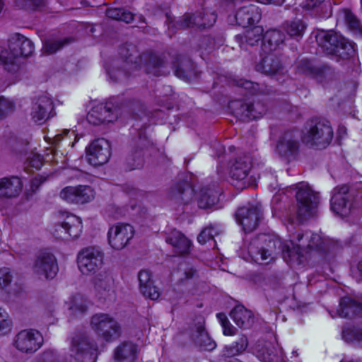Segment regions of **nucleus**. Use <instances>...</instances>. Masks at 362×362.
<instances>
[{
  "instance_id": "20e7f679",
  "label": "nucleus",
  "mask_w": 362,
  "mask_h": 362,
  "mask_svg": "<svg viewBox=\"0 0 362 362\" xmlns=\"http://www.w3.org/2000/svg\"><path fill=\"white\" fill-rule=\"evenodd\" d=\"M316 40L327 54L346 57L354 53V45L334 32H320Z\"/></svg>"
},
{
  "instance_id": "412c9836",
  "label": "nucleus",
  "mask_w": 362,
  "mask_h": 362,
  "mask_svg": "<svg viewBox=\"0 0 362 362\" xmlns=\"http://www.w3.org/2000/svg\"><path fill=\"white\" fill-rule=\"evenodd\" d=\"M117 118L115 109L111 104H99L94 106L87 115L90 124L98 125L105 122H112Z\"/></svg>"
},
{
  "instance_id": "4be33fe9",
  "label": "nucleus",
  "mask_w": 362,
  "mask_h": 362,
  "mask_svg": "<svg viewBox=\"0 0 362 362\" xmlns=\"http://www.w3.org/2000/svg\"><path fill=\"white\" fill-rule=\"evenodd\" d=\"M96 296L100 300L112 301L115 298L112 279L104 274H98L94 279Z\"/></svg>"
},
{
  "instance_id": "cd10ccee",
  "label": "nucleus",
  "mask_w": 362,
  "mask_h": 362,
  "mask_svg": "<svg viewBox=\"0 0 362 362\" xmlns=\"http://www.w3.org/2000/svg\"><path fill=\"white\" fill-rule=\"evenodd\" d=\"M220 193L218 187L215 184L203 187L198 198L199 207L209 209L215 206L219 201Z\"/></svg>"
},
{
  "instance_id": "864d4df0",
  "label": "nucleus",
  "mask_w": 362,
  "mask_h": 362,
  "mask_svg": "<svg viewBox=\"0 0 362 362\" xmlns=\"http://www.w3.org/2000/svg\"><path fill=\"white\" fill-rule=\"evenodd\" d=\"M217 317L221 322V325L223 328V334L225 335H234L235 334L236 329L232 326L224 314L218 313Z\"/></svg>"
},
{
  "instance_id": "f3484780",
  "label": "nucleus",
  "mask_w": 362,
  "mask_h": 362,
  "mask_svg": "<svg viewBox=\"0 0 362 362\" xmlns=\"http://www.w3.org/2000/svg\"><path fill=\"white\" fill-rule=\"evenodd\" d=\"M296 71L298 73L315 78L321 81L332 74L329 66L317 64L304 58L299 59L296 62Z\"/></svg>"
},
{
  "instance_id": "5fc2aeb1",
  "label": "nucleus",
  "mask_w": 362,
  "mask_h": 362,
  "mask_svg": "<svg viewBox=\"0 0 362 362\" xmlns=\"http://www.w3.org/2000/svg\"><path fill=\"white\" fill-rule=\"evenodd\" d=\"M40 362H59V360L54 351L46 350L41 354Z\"/></svg>"
},
{
  "instance_id": "393cba45",
  "label": "nucleus",
  "mask_w": 362,
  "mask_h": 362,
  "mask_svg": "<svg viewBox=\"0 0 362 362\" xmlns=\"http://www.w3.org/2000/svg\"><path fill=\"white\" fill-rule=\"evenodd\" d=\"M252 168V160L249 156L238 158L230 168L231 177L237 181L242 182L243 187L247 185L248 174Z\"/></svg>"
},
{
  "instance_id": "4468645a",
  "label": "nucleus",
  "mask_w": 362,
  "mask_h": 362,
  "mask_svg": "<svg viewBox=\"0 0 362 362\" xmlns=\"http://www.w3.org/2000/svg\"><path fill=\"white\" fill-rule=\"evenodd\" d=\"M262 216L261 207L256 206H245L238 209L235 219L246 233L253 231L258 226Z\"/></svg>"
},
{
  "instance_id": "8fccbe9b",
  "label": "nucleus",
  "mask_w": 362,
  "mask_h": 362,
  "mask_svg": "<svg viewBox=\"0 0 362 362\" xmlns=\"http://www.w3.org/2000/svg\"><path fill=\"white\" fill-rule=\"evenodd\" d=\"M13 280V275L10 269L1 268L0 269V290L8 287Z\"/></svg>"
},
{
  "instance_id": "09e8293b",
  "label": "nucleus",
  "mask_w": 362,
  "mask_h": 362,
  "mask_svg": "<svg viewBox=\"0 0 362 362\" xmlns=\"http://www.w3.org/2000/svg\"><path fill=\"white\" fill-rule=\"evenodd\" d=\"M15 109L14 104L8 99L0 97V120L13 112Z\"/></svg>"
},
{
  "instance_id": "c9c22d12",
  "label": "nucleus",
  "mask_w": 362,
  "mask_h": 362,
  "mask_svg": "<svg viewBox=\"0 0 362 362\" xmlns=\"http://www.w3.org/2000/svg\"><path fill=\"white\" fill-rule=\"evenodd\" d=\"M285 40L284 34L276 29L269 30L264 36V46L269 51L276 50Z\"/></svg>"
},
{
  "instance_id": "c03bdc74",
  "label": "nucleus",
  "mask_w": 362,
  "mask_h": 362,
  "mask_svg": "<svg viewBox=\"0 0 362 362\" xmlns=\"http://www.w3.org/2000/svg\"><path fill=\"white\" fill-rule=\"evenodd\" d=\"M88 301L81 295L75 296L72 300L69 309L74 315L85 313L88 310Z\"/></svg>"
},
{
  "instance_id": "0eeeda50",
  "label": "nucleus",
  "mask_w": 362,
  "mask_h": 362,
  "mask_svg": "<svg viewBox=\"0 0 362 362\" xmlns=\"http://www.w3.org/2000/svg\"><path fill=\"white\" fill-rule=\"evenodd\" d=\"M297 218L301 222L315 214L318 204V197L310 187L304 182L296 186Z\"/></svg>"
},
{
  "instance_id": "a211bd4d",
  "label": "nucleus",
  "mask_w": 362,
  "mask_h": 362,
  "mask_svg": "<svg viewBox=\"0 0 362 362\" xmlns=\"http://www.w3.org/2000/svg\"><path fill=\"white\" fill-rule=\"evenodd\" d=\"M194 189L187 182H178L172 186L168 193V199L179 205H188L194 199Z\"/></svg>"
},
{
  "instance_id": "473e14b6",
  "label": "nucleus",
  "mask_w": 362,
  "mask_h": 362,
  "mask_svg": "<svg viewBox=\"0 0 362 362\" xmlns=\"http://www.w3.org/2000/svg\"><path fill=\"white\" fill-rule=\"evenodd\" d=\"M230 315L237 326L240 328H249L254 322L252 312L240 305L235 306L231 310Z\"/></svg>"
},
{
  "instance_id": "5701e85b",
  "label": "nucleus",
  "mask_w": 362,
  "mask_h": 362,
  "mask_svg": "<svg viewBox=\"0 0 362 362\" xmlns=\"http://www.w3.org/2000/svg\"><path fill=\"white\" fill-rule=\"evenodd\" d=\"M299 148V134L298 132H284L279 138L276 150L282 156L293 155Z\"/></svg>"
},
{
  "instance_id": "e2e57ef3",
  "label": "nucleus",
  "mask_w": 362,
  "mask_h": 362,
  "mask_svg": "<svg viewBox=\"0 0 362 362\" xmlns=\"http://www.w3.org/2000/svg\"><path fill=\"white\" fill-rule=\"evenodd\" d=\"M325 0H305L303 3V8L310 10L320 6Z\"/></svg>"
},
{
  "instance_id": "aec40b11",
  "label": "nucleus",
  "mask_w": 362,
  "mask_h": 362,
  "mask_svg": "<svg viewBox=\"0 0 362 362\" xmlns=\"http://www.w3.org/2000/svg\"><path fill=\"white\" fill-rule=\"evenodd\" d=\"M216 21V15L213 12L204 11L199 14L186 13L182 19L178 23L180 28H187L190 27L210 28Z\"/></svg>"
},
{
  "instance_id": "603ef678",
  "label": "nucleus",
  "mask_w": 362,
  "mask_h": 362,
  "mask_svg": "<svg viewBox=\"0 0 362 362\" xmlns=\"http://www.w3.org/2000/svg\"><path fill=\"white\" fill-rule=\"evenodd\" d=\"M237 85L247 90L250 94H256L260 91L259 85L250 81L240 79L238 81Z\"/></svg>"
},
{
  "instance_id": "79ce46f5",
  "label": "nucleus",
  "mask_w": 362,
  "mask_h": 362,
  "mask_svg": "<svg viewBox=\"0 0 362 362\" xmlns=\"http://www.w3.org/2000/svg\"><path fill=\"white\" fill-rule=\"evenodd\" d=\"M263 33L262 27L255 26L245 31L244 39L247 45L255 46L263 39Z\"/></svg>"
},
{
  "instance_id": "c85d7f7f",
  "label": "nucleus",
  "mask_w": 362,
  "mask_h": 362,
  "mask_svg": "<svg viewBox=\"0 0 362 362\" xmlns=\"http://www.w3.org/2000/svg\"><path fill=\"white\" fill-rule=\"evenodd\" d=\"M22 189V182L18 177L0 179V197H16L19 195Z\"/></svg>"
},
{
  "instance_id": "774afa93",
  "label": "nucleus",
  "mask_w": 362,
  "mask_h": 362,
  "mask_svg": "<svg viewBox=\"0 0 362 362\" xmlns=\"http://www.w3.org/2000/svg\"><path fill=\"white\" fill-rule=\"evenodd\" d=\"M355 339L362 343V329H357L354 332Z\"/></svg>"
},
{
  "instance_id": "de8ad7c7",
  "label": "nucleus",
  "mask_w": 362,
  "mask_h": 362,
  "mask_svg": "<svg viewBox=\"0 0 362 362\" xmlns=\"http://www.w3.org/2000/svg\"><path fill=\"white\" fill-rule=\"evenodd\" d=\"M76 186L66 187L60 192V197L68 203L77 204Z\"/></svg>"
},
{
  "instance_id": "bb28decb",
  "label": "nucleus",
  "mask_w": 362,
  "mask_h": 362,
  "mask_svg": "<svg viewBox=\"0 0 362 362\" xmlns=\"http://www.w3.org/2000/svg\"><path fill=\"white\" fill-rule=\"evenodd\" d=\"M139 290L146 298L156 300L160 296L158 288L154 285L151 273L146 269L139 272Z\"/></svg>"
},
{
  "instance_id": "3c124183",
  "label": "nucleus",
  "mask_w": 362,
  "mask_h": 362,
  "mask_svg": "<svg viewBox=\"0 0 362 362\" xmlns=\"http://www.w3.org/2000/svg\"><path fill=\"white\" fill-rule=\"evenodd\" d=\"M44 4L45 0H16L17 6L25 9H35Z\"/></svg>"
},
{
  "instance_id": "6ab92c4d",
  "label": "nucleus",
  "mask_w": 362,
  "mask_h": 362,
  "mask_svg": "<svg viewBox=\"0 0 362 362\" xmlns=\"http://www.w3.org/2000/svg\"><path fill=\"white\" fill-rule=\"evenodd\" d=\"M54 110L52 99L45 95L35 98L32 104L30 116L33 121L42 124L45 122Z\"/></svg>"
},
{
  "instance_id": "58836bf2",
  "label": "nucleus",
  "mask_w": 362,
  "mask_h": 362,
  "mask_svg": "<svg viewBox=\"0 0 362 362\" xmlns=\"http://www.w3.org/2000/svg\"><path fill=\"white\" fill-rule=\"evenodd\" d=\"M306 28L305 23L300 19H294L291 21H286L284 23V29L287 34L293 38L302 37Z\"/></svg>"
},
{
  "instance_id": "0e129e2a",
  "label": "nucleus",
  "mask_w": 362,
  "mask_h": 362,
  "mask_svg": "<svg viewBox=\"0 0 362 362\" xmlns=\"http://www.w3.org/2000/svg\"><path fill=\"white\" fill-rule=\"evenodd\" d=\"M196 273V271L193 269L192 268H187L185 269L180 276L181 281L188 280L189 279H192Z\"/></svg>"
},
{
  "instance_id": "69168bd1",
  "label": "nucleus",
  "mask_w": 362,
  "mask_h": 362,
  "mask_svg": "<svg viewBox=\"0 0 362 362\" xmlns=\"http://www.w3.org/2000/svg\"><path fill=\"white\" fill-rule=\"evenodd\" d=\"M142 164V158L141 153H138V155L136 156V159L134 160V163L132 164L131 169H135L137 168H139Z\"/></svg>"
},
{
  "instance_id": "f704fd0d",
  "label": "nucleus",
  "mask_w": 362,
  "mask_h": 362,
  "mask_svg": "<svg viewBox=\"0 0 362 362\" xmlns=\"http://www.w3.org/2000/svg\"><path fill=\"white\" fill-rule=\"evenodd\" d=\"M115 358L118 361L134 362L136 358V347L130 342L118 346L115 351Z\"/></svg>"
},
{
  "instance_id": "49530a36",
  "label": "nucleus",
  "mask_w": 362,
  "mask_h": 362,
  "mask_svg": "<svg viewBox=\"0 0 362 362\" xmlns=\"http://www.w3.org/2000/svg\"><path fill=\"white\" fill-rule=\"evenodd\" d=\"M218 233L219 230L218 228H214L212 226L206 227L199 235L197 238L198 242L202 245L205 244L209 240L213 239L214 236L217 235Z\"/></svg>"
},
{
  "instance_id": "2f4dec72",
  "label": "nucleus",
  "mask_w": 362,
  "mask_h": 362,
  "mask_svg": "<svg viewBox=\"0 0 362 362\" xmlns=\"http://www.w3.org/2000/svg\"><path fill=\"white\" fill-rule=\"evenodd\" d=\"M337 314L341 317H353L362 316V304L353 300L350 297H344L341 299Z\"/></svg>"
},
{
  "instance_id": "6e6552de",
  "label": "nucleus",
  "mask_w": 362,
  "mask_h": 362,
  "mask_svg": "<svg viewBox=\"0 0 362 362\" xmlns=\"http://www.w3.org/2000/svg\"><path fill=\"white\" fill-rule=\"evenodd\" d=\"M355 194L346 185L338 186L333 190L330 200L332 211L338 216H348L354 208Z\"/></svg>"
},
{
  "instance_id": "a19ab883",
  "label": "nucleus",
  "mask_w": 362,
  "mask_h": 362,
  "mask_svg": "<svg viewBox=\"0 0 362 362\" xmlns=\"http://www.w3.org/2000/svg\"><path fill=\"white\" fill-rule=\"evenodd\" d=\"M72 42H74L72 37H66L63 40H48L44 43L42 49L46 54H52Z\"/></svg>"
},
{
  "instance_id": "6e6d98bb",
  "label": "nucleus",
  "mask_w": 362,
  "mask_h": 362,
  "mask_svg": "<svg viewBox=\"0 0 362 362\" xmlns=\"http://www.w3.org/2000/svg\"><path fill=\"white\" fill-rule=\"evenodd\" d=\"M9 145L12 150L16 153H23L26 151V144L17 139L11 140Z\"/></svg>"
},
{
  "instance_id": "72a5a7b5",
  "label": "nucleus",
  "mask_w": 362,
  "mask_h": 362,
  "mask_svg": "<svg viewBox=\"0 0 362 362\" xmlns=\"http://www.w3.org/2000/svg\"><path fill=\"white\" fill-rule=\"evenodd\" d=\"M257 69L267 75H274L283 72V66L278 57L269 54L264 57L257 65Z\"/></svg>"
},
{
  "instance_id": "f03ea898",
  "label": "nucleus",
  "mask_w": 362,
  "mask_h": 362,
  "mask_svg": "<svg viewBox=\"0 0 362 362\" xmlns=\"http://www.w3.org/2000/svg\"><path fill=\"white\" fill-rule=\"evenodd\" d=\"M119 54L124 60L123 69L129 66L136 68L137 66L144 64L147 74L153 76H162L169 73L166 69L163 60L157 55L151 52H145L140 54L137 47L132 44H125L119 47Z\"/></svg>"
},
{
  "instance_id": "9d476101",
  "label": "nucleus",
  "mask_w": 362,
  "mask_h": 362,
  "mask_svg": "<svg viewBox=\"0 0 362 362\" xmlns=\"http://www.w3.org/2000/svg\"><path fill=\"white\" fill-rule=\"evenodd\" d=\"M229 108L234 115L243 120L259 118L267 110V105L259 100L252 102L233 100L229 103Z\"/></svg>"
},
{
  "instance_id": "13d9d810",
  "label": "nucleus",
  "mask_w": 362,
  "mask_h": 362,
  "mask_svg": "<svg viewBox=\"0 0 362 362\" xmlns=\"http://www.w3.org/2000/svg\"><path fill=\"white\" fill-rule=\"evenodd\" d=\"M311 239L312 240H310V243L313 245H310V250H317L321 251L326 250L327 247L325 246V240H323L320 235L318 240H314L313 238Z\"/></svg>"
},
{
  "instance_id": "338daca9",
  "label": "nucleus",
  "mask_w": 362,
  "mask_h": 362,
  "mask_svg": "<svg viewBox=\"0 0 362 362\" xmlns=\"http://www.w3.org/2000/svg\"><path fill=\"white\" fill-rule=\"evenodd\" d=\"M259 3L267 4H273L275 5H281L285 0H257Z\"/></svg>"
},
{
  "instance_id": "423d86ee",
  "label": "nucleus",
  "mask_w": 362,
  "mask_h": 362,
  "mask_svg": "<svg viewBox=\"0 0 362 362\" xmlns=\"http://www.w3.org/2000/svg\"><path fill=\"white\" fill-rule=\"evenodd\" d=\"M333 130L328 121L312 120L303 136V141L310 146L325 148L331 142Z\"/></svg>"
},
{
  "instance_id": "ea45409f",
  "label": "nucleus",
  "mask_w": 362,
  "mask_h": 362,
  "mask_svg": "<svg viewBox=\"0 0 362 362\" xmlns=\"http://www.w3.org/2000/svg\"><path fill=\"white\" fill-rule=\"evenodd\" d=\"M344 18L348 29L356 36L362 35V25L357 17L349 9L343 11Z\"/></svg>"
},
{
  "instance_id": "bf43d9fd",
  "label": "nucleus",
  "mask_w": 362,
  "mask_h": 362,
  "mask_svg": "<svg viewBox=\"0 0 362 362\" xmlns=\"http://www.w3.org/2000/svg\"><path fill=\"white\" fill-rule=\"evenodd\" d=\"M11 320L6 317L0 319V332L6 333L11 328Z\"/></svg>"
},
{
  "instance_id": "a878e982",
  "label": "nucleus",
  "mask_w": 362,
  "mask_h": 362,
  "mask_svg": "<svg viewBox=\"0 0 362 362\" xmlns=\"http://www.w3.org/2000/svg\"><path fill=\"white\" fill-rule=\"evenodd\" d=\"M261 16L259 8L255 5L250 4L238 9L235 19L238 25L246 27L259 22Z\"/></svg>"
},
{
  "instance_id": "680f3d73",
  "label": "nucleus",
  "mask_w": 362,
  "mask_h": 362,
  "mask_svg": "<svg viewBox=\"0 0 362 362\" xmlns=\"http://www.w3.org/2000/svg\"><path fill=\"white\" fill-rule=\"evenodd\" d=\"M47 178L42 175H38L35 177L31 182V189L33 192H35L39 187L46 181Z\"/></svg>"
},
{
  "instance_id": "1a4fd4ad",
  "label": "nucleus",
  "mask_w": 362,
  "mask_h": 362,
  "mask_svg": "<svg viewBox=\"0 0 362 362\" xmlns=\"http://www.w3.org/2000/svg\"><path fill=\"white\" fill-rule=\"evenodd\" d=\"M59 268L55 256L47 251H41L36 256L32 264L33 274L39 279H52L57 275Z\"/></svg>"
},
{
  "instance_id": "dca6fc26",
  "label": "nucleus",
  "mask_w": 362,
  "mask_h": 362,
  "mask_svg": "<svg viewBox=\"0 0 362 362\" xmlns=\"http://www.w3.org/2000/svg\"><path fill=\"white\" fill-rule=\"evenodd\" d=\"M110 157V146L105 139L93 141L88 148V160L90 164L98 166L106 163Z\"/></svg>"
},
{
  "instance_id": "9b49d317",
  "label": "nucleus",
  "mask_w": 362,
  "mask_h": 362,
  "mask_svg": "<svg viewBox=\"0 0 362 362\" xmlns=\"http://www.w3.org/2000/svg\"><path fill=\"white\" fill-rule=\"evenodd\" d=\"M43 344V337L40 332L35 329H24L19 332L15 337L13 345L21 352L33 354Z\"/></svg>"
},
{
  "instance_id": "37998d69",
  "label": "nucleus",
  "mask_w": 362,
  "mask_h": 362,
  "mask_svg": "<svg viewBox=\"0 0 362 362\" xmlns=\"http://www.w3.org/2000/svg\"><path fill=\"white\" fill-rule=\"evenodd\" d=\"M106 15L111 19L124 21L127 23H130L134 18V16L131 12L125 11L124 9L119 8L107 9Z\"/></svg>"
},
{
  "instance_id": "f8f14e48",
  "label": "nucleus",
  "mask_w": 362,
  "mask_h": 362,
  "mask_svg": "<svg viewBox=\"0 0 362 362\" xmlns=\"http://www.w3.org/2000/svg\"><path fill=\"white\" fill-rule=\"evenodd\" d=\"M103 253L95 247L83 249L78 255V267L83 274L95 272L103 264Z\"/></svg>"
},
{
  "instance_id": "a18cd8bd",
  "label": "nucleus",
  "mask_w": 362,
  "mask_h": 362,
  "mask_svg": "<svg viewBox=\"0 0 362 362\" xmlns=\"http://www.w3.org/2000/svg\"><path fill=\"white\" fill-rule=\"evenodd\" d=\"M77 204H86L94 199L95 192L88 185L76 186Z\"/></svg>"
},
{
  "instance_id": "ddd939ff",
  "label": "nucleus",
  "mask_w": 362,
  "mask_h": 362,
  "mask_svg": "<svg viewBox=\"0 0 362 362\" xmlns=\"http://www.w3.org/2000/svg\"><path fill=\"white\" fill-rule=\"evenodd\" d=\"M134 234V230L131 225L124 223H117L108 230V243L115 250H122L127 245Z\"/></svg>"
},
{
  "instance_id": "c756f323",
  "label": "nucleus",
  "mask_w": 362,
  "mask_h": 362,
  "mask_svg": "<svg viewBox=\"0 0 362 362\" xmlns=\"http://www.w3.org/2000/svg\"><path fill=\"white\" fill-rule=\"evenodd\" d=\"M166 242L173 246L175 252L179 255H186L189 252L190 240L178 230H172L166 238Z\"/></svg>"
},
{
  "instance_id": "b1692460",
  "label": "nucleus",
  "mask_w": 362,
  "mask_h": 362,
  "mask_svg": "<svg viewBox=\"0 0 362 362\" xmlns=\"http://www.w3.org/2000/svg\"><path fill=\"white\" fill-rule=\"evenodd\" d=\"M319 239V235L317 233H314L311 231H305V233H298L296 237V245L293 246L291 248V259L290 262L299 260L300 257L303 256L304 253L308 252L310 250V245H313L310 243V240Z\"/></svg>"
},
{
  "instance_id": "052dcab7",
  "label": "nucleus",
  "mask_w": 362,
  "mask_h": 362,
  "mask_svg": "<svg viewBox=\"0 0 362 362\" xmlns=\"http://www.w3.org/2000/svg\"><path fill=\"white\" fill-rule=\"evenodd\" d=\"M29 160L30 165L36 169H40L42 165V158L40 155H33Z\"/></svg>"
},
{
  "instance_id": "39448f33",
  "label": "nucleus",
  "mask_w": 362,
  "mask_h": 362,
  "mask_svg": "<svg viewBox=\"0 0 362 362\" xmlns=\"http://www.w3.org/2000/svg\"><path fill=\"white\" fill-rule=\"evenodd\" d=\"M90 327L95 334L105 341H112L122 334L119 322L111 315L99 313L90 319Z\"/></svg>"
},
{
  "instance_id": "4d7b16f0",
  "label": "nucleus",
  "mask_w": 362,
  "mask_h": 362,
  "mask_svg": "<svg viewBox=\"0 0 362 362\" xmlns=\"http://www.w3.org/2000/svg\"><path fill=\"white\" fill-rule=\"evenodd\" d=\"M182 61L180 58L177 59L176 62H173V69H174L175 74L180 78H185L186 77L185 72L182 69Z\"/></svg>"
},
{
  "instance_id": "2eb2a0df",
  "label": "nucleus",
  "mask_w": 362,
  "mask_h": 362,
  "mask_svg": "<svg viewBox=\"0 0 362 362\" xmlns=\"http://www.w3.org/2000/svg\"><path fill=\"white\" fill-rule=\"evenodd\" d=\"M81 220L75 215L67 214L65 219L56 226L54 235L59 239L77 238L82 231Z\"/></svg>"
},
{
  "instance_id": "7ed1b4c3",
  "label": "nucleus",
  "mask_w": 362,
  "mask_h": 362,
  "mask_svg": "<svg viewBox=\"0 0 362 362\" xmlns=\"http://www.w3.org/2000/svg\"><path fill=\"white\" fill-rule=\"evenodd\" d=\"M34 48L31 40L16 34L10 39L8 49L0 47V64H3L5 69L14 73L18 70L22 59L30 56Z\"/></svg>"
},
{
  "instance_id": "4c0bfd02",
  "label": "nucleus",
  "mask_w": 362,
  "mask_h": 362,
  "mask_svg": "<svg viewBox=\"0 0 362 362\" xmlns=\"http://www.w3.org/2000/svg\"><path fill=\"white\" fill-rule=\"evenodd\" d=\"M247 337L242 336L231 345L225 346L223 350V355L226 358L233 357L242 354L247 349Z\"/></svg>"
},
{
  "instance_id": "f257e3e1",
  "label": "nucleus",
  "mask_w": 362,
  "mask_h": 362,
  "mask_svg": "<svg viewBox=\"0 0 362 362\" xmlns=\"http://www.w3.org/2000/svg\"><path fill=\"white\" fill-rule=\"evenodd\" d=\"M249 252L255 262L261 264L269 263L279 254L286 262L292 259L290 246L283 243L281 238L274 234L259 235L250 245Z\"/></svg>"
},
{
  "instance_id": "7c9ffc66",
  "label": "nucleus",
  "mask_w": 362,
  "mask_h": 362,
  "mask_svg": "<svg viewBox=\"0 0 362 362\" xmlns=\"http://www.w3.org/2000/svg\"><path fill=\"white\" fill-rule=\"evenodd\" d=\"M257 357L263 362H279L281 351L270 342L259 344L256 347Z\"/></svg>"
},
{
  "instance_id": "e433bc0d",
  "label": "nucleus",
  "mask_w": 362,
  "mask_h": 362,
  "mask_svg": "<svg viewBox=\"0 0 362 362\" xmlns=\"http://www.w3.org/2000/svg\"><path fill=\"white\" fill-rule=\"evenodd\" d=\"M194 339L196 344L204 350L211 351L216 347L215 342L209 337L202 325L197 327Z\"/></svg>"
}]
</instances>
